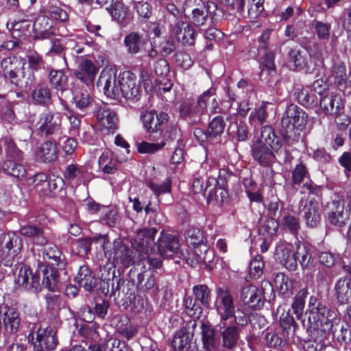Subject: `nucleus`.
I'll return each instance as SVG.
<instances>
[{
  "instance_id": "1",
  "label": "nucleus",
  "mask_w": 351,
  "mask_h": 351,
  "mask_svg": "<svg viewBox=\"0 0 351 351\" xmlns=\"http://www.w3.org/2000/svg\"><path fill=\"white\" fill-rule=\"evenodd\" d=\"M306 313L308 320H302L303 326L309 332H317L321 335L331 330L332 324L339 317L336 311L326 307L313 296L309 298Z\"/></svg>"
},
{
  "instance_id": "2",
  "label": "nucleus",
  "mask_w": 351,
  "mask_h": 351,
  "mask_svg": "<svg viewBox=\"0 0 351 351\" xmlns=\"http://www.w3.org/2000/svg\"><path fill=\"white\" fill-rule=\"evenodd\" d=\"M2 140L5 153V160L3 165V171L15 178L24 177L25 169L21 164L23 160V152L17 148L10 137L5 136Z\"/></svg>"
},
{
  "instance_id": "3",
  "label": "nucleus",
  "mask_w": 351,
  "mask_h": 351,
  "mask_svg": "<svg viewBox=\"0 0 351 351\" xmlns=\"http://www.w3.org/2000/svg\"><path fill=\"white\" fill-rule=\"evenodd\" d=\"M105 256L112 260L114 266L122 265L128 267L134 263V254L132 250L127 247L121 239H117L113 242L112 249H108V240L106 235H99Z\"/></svg>"
},
{
  "instance_id": "4",
  "label": "nucleus",
  "mask_w": 351,
  "mask_h": 351,
  "mask_svg": "<svg viewBox=\"0 0 351 351\" xmlns=\"http://www.w3.org/2000/svg\"><path fill=\"white\" fill-rule=\"evenodd\" d=\"M23 245L22 239L14 232L0 234V258L10 270L15 258L21 252Z\"/></svg>"
},
{
  "instance_id": "5",
  "label": "nucleus",
  "mask_w": 351,
  "mask_h": 351,
  "mask_svg": "<svg viewBox=\"0 0 351 351\" xmlns=\"http://www.w3.org/2000/svg\"><path fill=\"white\" fill-rule=\"evenodd\" d=\"M214 307L220 317V325L225 326L227 320L234 315L236 308L234 297L230 290L223 287L216 289Z\"/></svg>"
},
{
  "instance_id": "6",
  "label": "nucleus",
  "mask_w": 351,
  "mask_h": 351,
  "mask_svg": "<svg viewBox=\"0 0 351 351\" xmlns=\"http://www.w3.org/2000/svg\"><path fill=\"white\" fill-rule=\"evenodd\" d=\"M14 268L11 267L14 285L17 288L36 291L40 285V277L33 274L29 267L20 263H15Z\"/></svg>"
},
{
  "instance_id": "7",
  "label": "nucleus",
  "mask_w": 351,
  "mask_h": 351,
  "mask_svg": "<svg viewBox=\"0 0 351 351\" xmlns=\"http://www.w3.org/2000/svg\"><path fill=\"white\" fill-rule=\"evenodd\" d=\"M308 114L300 108L294 104L287 106L282 119V126L286 132L294 129L302 130L308 123Z\"/></svg>"
},
{
  "instance_id": "8",
  "label": "nucleus",
  "mask_w": 351,
  "mask_h": 351,
  "mask_svg": "<svg viewBox=\"0 0 351 351\" xmlns=\"http://www.w3.org/2000/svg\"><path fill=\"white\" fill-rule=\"evenodd\" d=\"M189 8H192L191 21L195 25H202L208 14H212L215 12L216 5L213 2H208L205 5L201 0H187L184 4V12Z\"/></svg>"
},
{
  "instance_id": "9",
  "label": "nucleus",
  "mask_w": 351,
  "mask_h": 351,
  "mask_svg": "<svg viewBox=\"0 0 351 351\" xmlns=\"http://www.w3.org/2000/svg\"><path fill=\"white\" fill-rule=\"evenodd\" d=\"M157 233L156 228L142 229L136 232L131 244L134 249L140 252L141 258L143 254H148L154 251V237Z\"/></svg>"
},
{
  "instance_id": "10",
  "label": "nucleus",
  "mask_w": 351,
  "mask_h": 351,
  "mask_svg": "<svg viewBox=\"0 0 351 351\" xmlns=\"http://www.w3.org/2000/svg\"><path fill=\"white\" fill-rule=\"evenodd\" d=\"M97 86L103 88L104 93L108 97H119L118 78L114 67H106L100 73Z\"/></svg>"
},
{
  "instance_id": "11",
  "label": "nucleus",
  "mask_w": 351,
  "mask_h": 351,
  "mask_svg": "<svg viewBox=\"0 0 351 351\" xmlns=\"http://www.w3.org/2000/svg\"><path fill=\"white\" fill-rule=\"evenodd\" d=\"M56 332L51 327L40 328L37 330L32 343L35 351L53 350L57 346Z\"/></svg>"
},
{
  "instance_id": "12",
  "label": "nucleus",
  "mask_w": 351,
  "mask_h": 351,
  "mask_svg": "<svg viewBox=\"0 0 351 351\" xmlns=\"http://www.w3.org/2000/svg\"><path fill=\"white\" fill-rule=\"evenodd\" d=\"M79 334L86 339L89 351H103L100 342L104 330L95 323L85 324L78 331Z\"/></svg>"
},
{
  "instance_id": "13",
  "label": "nucleus",
  "mask_w": 351,
  "mask_h": 351,
  "mask_svg": "<svg viewBox=\"0 0 351 351\" xmlns=\"http://www.w3.org/2000/svg\"><path fill=\"white\" fill-rule=\"evenodd\" d=\"M275 259L282 264L287 269L295 271L297 268L295 250L291 244L285 241H279L274 254Z\"/></svg>"
},
{
  "instance_id": "14",
  "label": "nucleus",
  "mask_w": 351,
  "mask_h": 351,
  "mask_svg": "<svg viewBox=\"0 0 351 351\" xmlns=\"http://www.w3.org/2000/svg\"><path fill=\"white\" fill-rule=\"evenodd\" d=\"M119 97L122 95L127 99H138L139 88L136 84V76L130 71H125L120 73L118 77Z\"/></svg>"
},
{
  "instance_id": "15",
  "label": "nucleus",
  "mask_w": 351,
  "mask_h": 351,
  "mask_svg": "<svg viewBox=\"0 0 351 351\" xmlns=\"http://www.w3.org/2000/svg\"><path fill=\"white\" fill-rule=\"evenodd\" d=\"M279 148H272L261 141H254L251 145L252 156L253 158L261 165L270 167L276 158L275 152Z\"/></svg>"
},
{
  "instance_id": "16",
  "label": "nucleus",
  "mask_w": 351,
  "mask_h": 351,
  "mask_svg": "<svg viewBox=\"0 0 351 351\" xmlns=\"http://www.w3.org/2000/svg\"><path fill=\"white\" fill-rule=\"evenodd\" d=\"M61 114L58 112L45 111L38 121V130L45 135L58 133L61 128Z\"/></svg>"
},
{
  "instance_id": "17",
  "label": "nucleus",
  "mask_w": 351,
  "mask_h": 351,
  "mask_svg": "<svg viewBox=\"0 0 351 351\" xmlns=\"http://www.w3.org/2000/svg\"><path fill=\"white\" fill-rule=\"evenodd\" d=\"M319 99L320 107L326 114L339 116L343 111V104L340 95L327 92Z\"/></svg>"
},
{
  "instance_id": "18",
  "label": "nucleus",
  "mask_w": 351,
  "mask_h": 351,
  "mask_svg": "<svg viewBox=\"0 0 351 351\" xmlns=\"http://www.w3.org/2000/svg\"><path fill=\"white\" fill-rule=\"evenodd\" d=\"M157 249L160 256L169 258L179 252L178 239L173 235L162 232L157 241Z\"/></svg>"
},
{
  "instance_id": "19",
  "label": "nucleus",
  "mask_w": 351,
  "mask_h": 351,
  "mask_svg": "<svg viewBox=\"0 0 351 351\" xmlns=\"http://www.w3.org/2000/svg\"><path fill=\"white\" fill-rule=\"evenodd\" d=\"M240 298L245 305L252 308H259L264 304L262 290L252 285L241 289Z\"/></svg>"
},
{
  "instance_id": "20",
  "label": "nucleus",
  "mask_w": 351,
  "mask_h": 351,
  "mask_svg": "<svg viewBox=\"0 0 351 351\" xmlns=\"http://www.w3.org/2000/svg\"><path fill=\"white\" fill-rule=\"evenodd\" d=\"M330 209L328 221L330 224L342 227L349 220L351 213L349 210L344 209L343 201L340 199L333 200Z\"/></svg>"
},
{
  "instance_id": "21",
  "label": "nucleus",
  "mask_w": 351,
  "mask_h": 351,
  "mask_svg": "<svg viewBox=\"0 0 351 351\" xmlns=\"http://www.w3.org/2000/svg\"><path fill=\"white\" fill-rule=\"evenodd\" d=\"M201 172H198V175L194 178L192 184V189L194 193L199 194L208 192V199H213V191L217 185V181L215 175L206 176V178L200 175Z\"/></svg>"
},
{
  "instance_id": "22",
  "label": "nucleus",
  "mask_w": 351,
  "mask_h": 351,
  "mask_svg": "<svg viewBox=\"0 0 351 351\" xmlns=\"http://www.w3.org/2000/svg\"><path fill=\"white\" fill-rule=\"evenodd\" d=\"M300 208L303 213L307 226L309 227L316 226L320 221L318 203L313 199L306 201L304 204L303 200H301Z\"/></svg>"
},
{
  "instance_id": "23",
  "label": "nucleus",
  "mask_w": 351,
  "mask_h": 351,
  "mask_svg": "<svg viewBox=\"0 0 351 351\" xmlns=\"http://www.w3.org/2000/svg\"><path fill=\"white\" fill-rule=\"evenodd\" d=\"M51 86L57 90L58 96L61 102L62 97L69 94L67 86V77L62 71H51L49 74Z\"/></svg>"
},
{
  "instance_id": "24",
  "label": "nucleus",
  "mask_w": 351,
  "mask_h": 351,
  "mask_svg": "<svg viewBox=\"0 0 351 351\" xmlns=\"http://www.w3.org/2000/svg\"><path fill=\"white\" fill-rule=\"evenodd\" d=\"M171 32L183 44L193 45L195 43V34L194 29L187 23L178 21L171 27Z\"/></svg>"
},
{
  "instance_id": "25",
  "label": "nucleus",
  "mask_w": 351,
  "mask_h": 351,
  "mask_svg": "<svg viewBox=\"0 0 351 351\" xmlns=\"http://www.w3.org/2000/svg\"><path fill=\"white\" fill-rule=\"evenodd\" d=\"M97 69L93 62L87 59H82L80 64V69L74 72L75 77L86 85L92 84L95 80Z\"/></svg>"
},
{
  "instance_id": "26",
  "label": "nucleus",
  "mask_w": 351,
  "mask_h": 351,
  "mask_svg": "<svg viewBox=\"0 0 351 351\" xmlns=\"http://www.w3.org/2000/svg\"><path fill=\"white\" fill-rule=\"evenodd\" d=\"M52 26L53 22L47 16H38L33 25L36 37L40 39H51L54 35L51 29Z\"/></svg>"
},
{
  "instance_id": "27",
  "label": "nucleus",
  "mask_w": 351,
  "mask_h": 351,
  "mask_svg": "<svg viewBox=\"0 0 351 351\" xmlns=\"http://www.w3.org/2000/svg\"><path fill=\"white\" fill-rule=\"evenodd\" d=\"M96 117L103 129L114 131L117 128V115L114 111L106 106L99 108L96 113Z\"/></svg>"
},
{
  "instance_id": "28",
  "label": "nucleus",
  "mask_w": 351,
  "mask_h": 351,
  "mask_svg": "<svg viewBox=\"0 0 351 351\" xmlns=\"http://www.w3.org/2000/svg\"><path fill=\"white\" fill-rule=\"evenodd\" d=\"M36 159L39 162H51L58 158V149L56 143L46 141L39 146L35 152Z\"/></svg>"
},
{
  "instance_id": "29",
  "label": "nucleus",
  "mask_w": 351,
  "mask_h": 351,
  "mask_svg": "<svg viewBox=\"0 0 351 351\" xmlns=\"http://www.w3.org/2000/svg\"><path fill=\"white\" fill-rule=\"evenodd\" d=\"M219 327L221 330V335L222 337V346L228 350H232L237 346L239 339V329L234 325L225 326L219 324Z\"/></svg>"
},
{
  "instance_id": "30",
  "label": "nucleus",
  "mask_w": 351,
  "mask_h": 351,
  "mask_svg": "<svg viewBox=\"0 0 351 351\" xmlns=\"http://www.w3.org/2000/svg\"><path fill=\"white\" fill-rule=\"evenodd\" d=\"M215 94V90L210 88L204 92L198 98L197 104H195V113L199 115L204 114L208 106H210V108L212 112H215L217 107V102L215 97L212 98Z\"/></svg>"
},
{
  "instance_id": "31",
  "label": "nucleus",
  "mask_w": 351,
  "mask_h": 351,
  "mask_svg": "<svg viewBox=\"0 0 351 351\" xmlns=\"http://www.w3.org/2000/svg\"><path fill=\"white\" fill-rule=\"evenodd\" d=\"M0 314L3 316L6 330L10 333H15L20 324L19 314L14 308H10L8 306H0Z\"/></svg>"
},
{
  "instance_id": "32",
  "label": "nucleus",
  "mask_w": 351,
  "mask_h": 351,
  "mask_svg": "<svg viewBox=\"0 0 351 351\" xmlns=\"http://www.w3.org/2000/svg\"><path fill=\"white\" fill-rule=\"evenodd\" d=\"M20 232L24 237L29 238L36 245L43 246L47 243V239L44 235L43 230L36 226H23L21 227Z\"/></svg>"
},
{
  "instance_id": "33",
  "label": "nucleus",
  "mask_w": 351,
  "mask_h": 351,
  "mask_svg": "<svg viewBox=\"0 0 351 351\" xmlns=\"http://www.w3.org/2000/svg\"><path fill=\"white\" fill-rule=\"evenodd\" d=\"M337 300L341 304L351 302V278L345 277L337 280L335 287Z\"/></svg>"
},
{
  "instance_id": "34",
  "label": "nucleus",
  "mask_w": 351,
  "mask_h": 351,
  "mask_svg": "<svg viewBox=\"0 0 351 351\" xmlns=\"http://www.w3.org/2000/svg\"><path fill=\"white\" fill-rule=\"evenodd\" d=\"M75 281L80 287L88 291L93 289L96 283L91 271L86 265L80 267L78 273L75 277Z\"/></svg>"
},
{
  "instance_id": "35",
  "label": "nucleus",
  "mask_w": 351,
  "mask_h": 351,
  "mask_svg": "<svg viewBox=\"0 0 351 351\" xmlns=\"http://www.w3.org/2000/svg\"><path fill=\"white\" fill-rule=\"evenodd\" d=\"M32 101L38 105L47 106L50 104L51 93L50 89L45 85L36 86L32 92Z\"/></svg>"
},
{
  "instance_id": "36",
  "label": "nucleus",
  "mask_w": 351,
  "mask_h": 351,
  "mask_svg": "<svg viewBox=\"0 0 351 351\" xmlns=\"http://www.w3.org/2000/svg\"><path fill=\"white\" fill-rule=\"evenodd\" d=\"M326 334L332 335V338L339 343L347 342L350 339V330L343 325L339 317L334 322L331 330L327 331Z\"/></svg>"
},
{
  "instance_id": "37",
  "label": "nucleus",
  "mask_w": 351,
  "mask_h": 351,
  "mask_svg": "<svg viewBox=\"0 0 351 351\" xmlns=\"http://www.w3.org/2000/svg\"><path fill=\"white\" fill-rule=\"evenodd\" d=\"M98 164L99 168L104 173H114L118 169L117 160L113 158L112 152L108 150L101 155Z\"/></svg>"
},
{
  "instance_id": "38",
  "label": "nucleus",
  "mask_w": 351,
  "mask_h": 351,
  "mask_svg": "<svg viewBox=\"0 0 351 351\" xmlns=\"http://www.w3.org/2000/svg\"><path fill=\"white\" fill-rule=\"evenodd\" d=\"M295 255L303 269H309L313 266V260L309 247L302 243L296 245Z\"/></svg>"
},
{
  "instance_id": "39",
  "label": "nucleus",
  "mask_w": 351,
  "mask_h": 351,
  "mask_svg": "<svg viewBox=\"0 0 351 351\" xmlns=\"http://www.w3.org/2000/svg\"><path fill=\"white\" fill-rule=\"evenodd\" d=\"M290 61L293 63V70L311 73V69L308 64L306 58L302 54L301 51L296 49H291L289 53Z\"/></svg>"
},
{
  "instance_id": "40",
  "label": "nucleus",
  "mask_w": 351,
  "mask_h": 351,
  "mask_svg": "<svg viewBox=\"0 0 351 351\" xmlns=\"http://www.w3.org/2000/svg\"><path fill=\"white\" fill-rule=\"evenodd\" d=\"M227 119L230 122L228 128V132L235 134L239 141H245L247 138V126L245 124L241 121L238 122L237 116L235 113H233L232 115L230 114Z\"/></svg>"
},
{
  "instance_id": "41",
  "label": "nucleus",
  "mask_w": 351,
  "mask_h": 351,
  "mask_svg": "<svg viewBox=\"0 0 351 351\" xmlns=\"http://www.w3.org/2000/svg\"><path fill=\"white\" fill-rule=\"evenodd\" d=\"M192 336L186 329L182 328L174 335L172 346L180 351H187L190 348Z\"/></svg>"
},
{
  "instance_id": "42",
  "label": "nucleus",
  "mask_w": 351,
  "mask_h": 351,
  "mask_svg": "<svg viewBox=\"0 0 351 351\" xmlns=\"http://www.w3.org/2000/svg\"><path fill=\"white\" fill-rule=\"evenodd\" d=\"M203 348L206 351H217L219 347V341L215 337L213 329L207 326L202 327Z\"/></svg>"
},
{
  "instance_id": "43",
  "label": "nucleus",
  "mask_w": 351,
  "mask_h": 351,
  "mask_svg": "<svg viewBox=\"0 0 351 351\" xmlns=\"http://www.w3.org/2000/svg\"><path fill=\"white\" fill-rule=\"evenodd\" d=\"M298 101L304 106L313 108L318 104V97L313 92L311 87H306L298 93Z\"/></svg>"
},
{
  "instance_id": "44",
  "label": "nucleus",
  "mask_w": 351,
  "mask_h": 351,
  "mask_svg": "<svg viewBox=\"0 0 351 351\" xmlns=\"http://www.w3.org/2000/svg\"><path fill=\"white\" fill-rule=\"evenodd\" d=\"M255 141H261L262 143L267 144L272 148H280L279 138L275 134L272 128L269 125H265L262 128L261 136Z\"/></svg>"
},
{
  "instance_id": "45",
  "label": "nucleus",
  "mask_w": 351,
  "mask_h": 351,
  "mask_svg": "<svg viewBox=\"0 0 351 351\" xmlns=\"http://www.w3.org/2000/svg\"><path fill=\"white\" fill-rule=\"evenodd\" d=\"M85 174V169L83 167L69 165L64 171V177L68 181H75L76 183H80L84 181Z\"/></svg>"
},
{
  "instance_id": "46",
  "label": "nucleus",
  "mask_w": 351,
  "mask_h": 351,
  "mask_svg": "<svg viewBox=\"0 0 351 351\" xmlns=\"http://www.w3.org/2000/svg\"><path fill=\"white\" fill-rule=\"evenodd\" d=\"M73 101L75 107L83 112H85L91 104V98L86 90H75L73 92Z\"/></svg>"
},
{
  "instance_id": "47",
  "label": "nucleus",
  "mask_w": 351,
  "mask_h": 351,
  "mask_svg": "<svg viewBox=\"0 0 351 351\" xmlns=\"http://www.w3.org/2000/svg\"><path fill=\"white\" fill-rule=\"evenodd\" d=\"M59 275L58 271L49 267L43 271V285L50 291H55L58 287Z\"/></svg>"
},
{
  "instance_id": "48",
  "label": "nucleus",
  "mask_w": 351,
  "mask_h": 351,
  "mask_svg": "<svg viewBox=\"0 0 351 351\" xmlns=\"http://www.w3.org/2000/svg\"><path fill=\"white\" fill-rule=\"evenodd\" d=\"M267 105V102H263L258 108L254 109V110L250 113V123L254 128L265 122L267 118V114L266 112Z\"/></svg>"
},
{
  "instance_id": "49",
  "label": "nucleus",
  "mask_w": 351,
  "mask_h": 351,
  "mask_svg": "<svg viewBox=\"0 0 351 351\" xmlns=\"http://www.w3.org/2000/svg\"><path fill=\"white\" fill-rule=\"evenodd\" d=\"M225 123L221 117H215L209 123L205 135L210 138L220 136L224 131Z\"/></svg>"
},
{
  "instance_id": "50",
  "label": "nucleus",
  "mask_w": 351,
  "mask_h": 351,
  "mask_svg": "<svg viewBox=\"0 0 351 351\" xmlns=\"http://www.w3.org/2000/svg\"><path fill=\"white\" fill-rule=\"evenodd\" d=\"M185 238L189 247L193 248L204 242L203 233L198 228H190L186 232Z\"/></svg>"
},
{
  "instance_id": "51",
  "label": "nucleus",
  "mask_w": 351,
  "mask_h": 351,
  "mask_svg": "<svg viewBox=\"0 0 351 351\" xmlns=\"http://www.w3.org/2000/svg\"><path fill=\"white\" fill-rule=\"evenodd\" d=\"M46 304L47 308L53 313L61 311L66 307L64 300L60 295L54 293H49L46 295Z\"/></svg>"
},
{
  "instance_id": "52",
  "label": "nucleus",
  "mask_w": 351,
  "mask_h": 351,
  "mask_svg": "<svg viewBox=\"0 0 351 351\" xmlns=\"http://www.w3.org/2000/svg\"><path fill=\"white\" fill-rule=\"evenodd\" d=\"M275 285L279 293L282 295H287L291 291L292 282L288 276L282 273L278 274L274 280Z\"/></svg>"
},
{
  "instance_id": "53",
  "label": "nucleus",
  "mask_w": 351,
  "mask_h": 351,
  "mask_svg": "<svg viewBox=\"0 0 351 351\" xmlns=\"http://www.w3.org/2000/svg\"><path fill=\"white\" fill-rule=\"evenodd\" d=\"M292 182L294 184H300L305 179L309 178V173L304 164L298 162L291 173Z\"/></svg>"
},
{
  "instance_id": "54",
  "label": "nucleus",
  "mask_w": 351,
  "mask_h": 351,
  "mask_svg": "<svg viewBox=\"0 0 351 351\" xmlns=\"http://www.w3.org/2000/svg\"><path fill=\"white\" fill-rule=\"evenodd\" d=\"M124 43L128 52L133 54L139 51L142 44L141 37L136 33H131L128 35L124 39Z\"/></svg>"
},
{
  "instance_id": "55",
  "label": "nucleus",
  "mask_w": 351,
  "mask_h": 351,
  "mask_svg": "<svg viewBox=\"0 0 351 351\" xmlns=\"http://www.w3.org/2000/svg\"><path fill=\"white\" fill-rule=\"evenodd\" d=\"M165 145L164 141L160 143H148L142 141L136 144L138 152L141 154H154L162 149Z\"/></svg>"
},
{
  "instance_id": "56",
  "label": "nucleus",
  "mask_w": 351,
  "mask_h": 351,
  "mask_svg": "<svg viewBox=\"0 0 351 351\" xmlns=\"http://www.w3.org/2000/svg\"><path fill=\"white\" fill-rule=\"evenodd\" d=\"M306 291L304 290L300 291L295 297L292 304V308L293 313L295 314L298 319L302 320L303 310L305 304Z\"/></svg>"
},
{
  "instance_id": "57",
  "label": "nucleus",
  "mask_w": 351,
  "mask_h": 351,
  "mask_svg": "<svg viewBox=\"0 0 351 351\" xmlns=\"http://www.w3.org/2000/svg\"><path fill=\"white\" fill-rule=\"evenodd\" d=\"M332 75L337 85L343 84L346 79V69L344 64L339 61L335 62L332 69Z\"/></svg>"
},
{
  "instance_id": "58",
  "label": "nucleus",
  "mask_w": 351,
  "mask_h": 351,
  "mask_svg": "<svg viewBox=\"0 0 351 351\" xmlns=\"http://www.w3.org/2000/svg\"><path fill=\"white\" fill-rule=\"evenodd\" d=\"M148 186L156 196H159L171 192V180L167 178L162 183L151 182L148 184Z\"/></svg>"
},
{
  "instance_id": "59",
  "label": "nucleus",
  "mask_w": 351,
  "mask_h": 351,
  "mask_svg": "<svg viewBox=\"0 0 351 351\" xmlns=\"http://www.w3.org/2000/svg\"><path fill=\"white\" fill-rule=\"evenodd\" d=\"M195 299L204 306L209 305L210 290L206 285H200L195 286L193 289Z\"/></svg>"
},
{
  "instance_id": "60",
  "label": "nucleus",
  "mask_w": 351,
  "mask_h": 351,
  "mask_svg": "<svg viewBox=\"0 0 351 351\" xmlns=\"http://www.w3.org/2000/svg\"><path fill=\"white\" fill-rule=\"evenodd\" d=\"M45 255L49 260H52L55 264L58 267H63L62 253L56 245H50L45 250Z\"/></svg>"
},
{
  "instance_id": "61",
  "label": "nucleus",
  "mask_w": 351,
  "mask_h": 351,
  "mask_svg": "<svg viewBox=\"0 0 351 351\" xmlns=\"http://www.w3.org/2000/svg\"><path fill=\"white\" fill-rule=\"evenodd\" d=\"M312 26L314 27L319 39L328 40L330 37V25L319 21H313Z\"/></svg>"
},
{
  "instance_id": "62",
  "label": "nucleus",
  "mask_w": 351,
  "mask_h": 351,
  "mask_svg": "<svg viewBox=\"0 0 351 351\" xmlns=\"http://www.w3.org/2000/svg\"><path fill=\"white\" fill-rule=\"evenodd\" d=\"M194 253L198 254L200 260L204 263H210L214 257L213 252L209 249L204 242L200 243L194 248Z\"/></svg>"
},
{
  "instance_id": "63",
  "label": "nucleus",
  "mask_w": 351,
  "mask_h": 351,
  "mask_svg": "<svg viewBox=\"0 0 351 351\" xmlns=\"http://www.w3.org/2000/svg\"><path fill=\"white\" fill-rule=\"evenodd\" d=\"M281 223L285 229L288 230L293 234H296L300 229L298 218L292 215H285L282 219Z\"/></svg>"
},
{
  "instance_id": "64",
  "label": "nucleus",
  "mask_w": 351,
  "mask_h": 351,
  "mask_svg": "<svg viewBox=\"0 0 351 351\" xmlns=\"http://www.w3.org/2000/svg\"><path fill=\"white\" fill-rule=\"evenodd\" d=\"M117 214L115 208L106 206L101 210L100 220L102 223L113 226L117 220Z\"/></svg>"
}]
</instances>
